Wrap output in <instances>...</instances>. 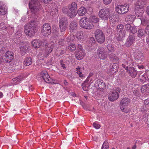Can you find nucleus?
<instances>
[{"mask_svg":"<svg viewBox=\"0 0 149 149\" xmlns=\"http://www.w3.org/2000/svg\"><path fill=\"white\" fill-rule=\"evenodd\" d=\"M38 29L36 22L34 21H32L30 23L25 25L24 32L27 36L32 37L34 36Z\"/></svg>","mask_w":149,"mask_h":149,"instance_id":"1","label":"nucleus"},{"mask_svg":"<svg viewBox=\"0 0 149 149\" xmlns=\"http://www.w3.org/2000/svg\"><path fill=\"white\" fill-rule=\"evenodd\" d=\"M99 17L104 21H107L109 19L112 20L113 15V13L112 10L108 8H104L100 10L99 12Z\"/></svg>","mask_w":149,"mask_h":149,"instance_id":"2","label":"nucleus"},{"mask_svg":"<svg viewBox=\"0 0 149 149\" xmlns=\"http://www.w3.org/2000/svg\"><path fill=\"white\" fill-rule=\"evenodd\" d=\"M43 45L45 46L46 49L40 52L38 55V57L42 59V57H46L52 51L54 47L53 42H47L46 41L42 42Z\"/></svg>","mask_w":149,"mask_h":149,"instance_id":"3","label":"nucleus"},{"mask_svg":"<svg viewBox=\"0 0 149 149\" xmlns=\"http://www.w3.org/2000/svg\"><path fill=\"white\" fill-rule=\"evenodd\" d=\"M146 4L145 0H139L137 1L135 4V11L136 15L140 17L143 15L144 10L143 8Z\"/></svg>","mask_w":149,"mask_h":149,"instance_id":"4","label":"nucleus"},{"mask_svg":"<svg viewBox=\"0 0 149 149\" xmlns=\"http://www.w3.org/2000/svg\"><path fill=\"white\" fill-rule=\"evenodd\" d=\"M130 102V100L126 97L121 100L120 105V109L122 112L128 113L130 111V109L128 107Z\"/></svg>","mask_w":149,"mask_h":149,"instance_id":"5","label":"nucleus"},{"mask_svg":"<svg viewBox=\"0 0 149 149\" xmlns=\"http://www.w3.org/2000/svg\"><path fill=\"white\" fill-rule=\"evenodd\" d=\"M80 26L87 29H91L93 28L94 25L86 17H84L81 19L80 20Z\"/></svg>","mask_w":149,"mask_h":149,"instance_id":"6","label":"nucleus"},{"mask_svg":"<svg viewBox=\"0 0 149 149\" xmlns=\"http://www.w3.org/2000/svg\"><path fill=\"white\" fill-rule=\"evenodd\" d=\"M29 7L31 12L33 14L37 12L40 8V3L38 1L31 0L29 4Z\"/></svg>","mask_w":149,"mask_h":149,"instance_id":"7","label":"nucleus"},{"mask_svg":"<svg viewBox=\"0 0 149 149\" xmlns=\"http://www.w3.org/2000/svg\"><path fill=\"white\" fill-rule=\"evenodd\" d=\"M129 10V6L128 4L118 5L115 9L116 11L120 14H123L127 13Z\"/></svg>","mask_w":149,"mask_h":149,"instance_id":"8","label":"nucleus"},{"mask_svg":"<svg viewBox=\"0 0 149 149\" xmlns=\"http://www.w3.org/2000/svg\"><path fill=\"white\" fill-rule=\"evenodd\" d=\"M68 8L69 9L68 16L71 18L75 16L77 14V4L75 2H73L71 4H69Z\"/></svg>","mask_w":149,"mask_h":149,"instance_id":"9","label":"nucleus"},{"mask_svg":"<svg viewBox=\"0 0 149 149\" xmlns=\"http://www.w3.org/2000/svg\"><path fill=\"white\" fill-rule=\"evenodd\" d=\"M95 38L100 43H103L105 40V37L102 31L99 29L96 30L95 33Z\"/></svg>","mask_w":149,"mask_h":149,"instance_id":"10","label":"nucleus"},{"mask_svg":"<svg viewBox=\"0 0 149 149\" xmlns=\"http://www.w3.org/2000/svg\"><path fill=\"white\" fill-rule=\"evenodd\" d=\"M38 76L41 79H43L44 81L47 83H51L52 81V79L50 77L48 73L46 71H42Z\"/></svg>","mask_w":149,"mask_h":149,"instance_id":"11","label":"nucleus"},{"mask_svg":"<svg viewBox=\"0 0 149 149\" xmlns=\"http://www.w3.org/2000/svg\"><path fill=\"white\" fill-rule=\"evenodd\" d=\"M51 26L49 24H45L42 26L41 33L44 36L48 37L51 33Z\"/></svg>","mask_w":149,"mask_h":149,"instance_id":"12","label":"nucleus"},{"mask_svg":"<svg viewBox=\"0 0 149 149\" xmlns=\"http://www.w3.org/2000/svg\"><path fill=\"white\" fill-rule=\"evenodd\" d=\"M68 26V22L66 18L60 19L59 22V26L61 32H64Z\"/></svg>","mask_w":149,"mask_h":149,"instance_id":"13","label":"nucleus"},{"mask_svg":"<svg viewBox=\"0 0 149 149\" xmlns=\"http://www.w3.org/2000/svg\"><path fill=\"white\" fill-rule=\"evenodd\" d=\"M97 53L100 59L104 60L107 57V52L103 47H99L97 51Z\"/></svg>","mask_w":149,"mask_h":149,"instance_id":"14","label":"nucleus"},{"mask_svg":"<svg viewBox=\"0 0 149 149\" xmlns=\"http://www.w3.org/2000/svg\"><path fill=\"white\" fill-rule=\"evenodd\" d=\"M29 45L26 42L21 43L19 45L20 52L22 55H24L28 52L29 48Z\"/></svg>","mask_w":149,"mask_h":149,"instance_id":"15","label":"nucleus"},{"mask_svg":"<svg viewBox=\"0 0 149 149\" xmlns=\"http://www.w3.org/2000/svg\"><path fill=\"white\" fill-rule=\"evenodd\" d=\"M13 53L12 52L8 51L5 54L4 56L5 62L9 63L11 62L13 58Z\"/></svg>","mask_w":149,"mask_h":149,"instance_id":"16","label":"nucleus"},{"mask_svg":"<svg viewBox=\"0 0 149 149\" xmlns=\"http://www.w3.org/2000/svg\"><path fill=\"white\" fill-rule=\"evenodd\" d=\"M123 63L122 64V66L124 68H126V65L127 66H133L134 65V63L133 60L130 57H128L126 59H124L123 61Z\"/></svg>","mask_w":149,"mask_h":149,"instance_id":"17","label":"nucleus"},{"mask_svg":"<svg viewBox=\"0 0 149 149\" xmlns=\"http://www.w3.org/2000/svg\"><path fill=\"white\" fill-rule=\"evenodd\" d=\"M127 70V72L133 78H134L137 75V72L136 70L133 67H130L128 68V66H127L126 68Z\"/></svg>","mask_w":149,"mask_h":149,"instance_id":"18","label":"nucleus"},{"mask_svg":"<svg viewBox=\"0 0 149 149\" xmlns=\"http://www.w3.org/2000/svg\"><path fill=\"white\" fill-rule=\"evenodd\" d=\"M86 53L84 50L77 51L75 53V56L77 59L79 60L82 59L85 56Z\"/></svg>","mask_w":149,"mask_h":149,"instance_id":"19","label":"nucleus"},{"mask_svg":"<svg viewBox=\"0 0 149 149\" xmlns=\"http://www.w3.org/2000/svg\"><path fill=\"white\" fill-rule=\"evenodd\" d=\"M119 95L116 92L110 93L109 95L108 99L111 101H113L117 100L118 98Z\"/></svg>","mask_w":149,"mask_h":149,"instance_id":"20","label":"nucleus"},{"mask_svg":"<svg viewBox=\"0 0 149 149\" xmlns=\"http://www.w3.org/2000/svg\"><path fill=\"white\" fill-rule=\"evenodd\" d=\"M135 59L137 61H141L143 58V53L141 51H136L135 53Z\"/></svg>","mask_w":149,"mask_h":149,"instance_id":"21","label":"nucleus"},{"mask_svg":"<svg viewBox=\"0 0 149 149\" xmlns=\"http://www.w3.org/2000/svg\"><path fill=\"white\" fill-rule=\"evenodd\" d=\"M125 27L127 30L133 34L136 33L137 31V29L136 26H132L129 24H126Z\"/></svg>","mask_w":149,"mask_h":149,"instance_id":"22","label":"nucleus"},{"mask_svg":"<svg viewBox=\"0 0 149 149\" xmlns=\"http://www.w3.org/2000/svg\"><path fill=\"white\" fill-rule=\"evenodd\" d=\"M95 84L96 86H98L99 87L98 88L102 90L105 88L106 85L103 82V81L102 80H97L96 81Z\"/></svg>","mask_w":149,"mask_h":149,"instance_id":"23","label":"nucleus"},{"mask_svg":"<svg viewBox=\"0 0 149 149\" xmlns=\"http://www.w3.org/2000/svg\"><path fill=\"white\" fill-rule=\"evenodd\" d=\"M92 83V82H91V81L90 80V77L88 76L82 84L83 86L82 88L83 90L85 91H87L88 90V87L87 86H85L87 85L88 86H89Z\"/></svg>","mask_w":149,"mask_h":149,"instance_id":"24","label":"nucleus"},{"mask_svg":"<svg viewBox=\"0 0 149 149\" xmlns=\"http://www.w3.org/2000/svg\"><path fill=\"white\" fill-rule=\"evenodd\" d=\"M76 36L78 40L82 41L84 40L86 38V35L83 32L79 31L76 33Z\"/></svg>","mask_w":149,"mask_h":149,"instance_id":"25","label":"nucleus"},{"mask_svg":"<svg viewBox=\"0 0 149 149\" xmlns=\"http://www.w3.org/2000/svg\"><path fill=\"white\" fill-rule=\"evenodd\" d=\"M32 46L35 48H38L40 47L42 44V42L39 39H35L31 42Z\"/></svg>","mask_w":149,"mask_h":149,"instance_id":"26","label":"nucleus"},{"mask_svg":"<svg viewBox=\"0 0 149 149\" xmlns=\"http://www.w3.org/2000/svg\"><path fill=\"white\" fill-rule=\"evenodd\" d=\"M134 37L133 36L131 35L129 36L125 43V45L127 47L130 46L134 41Z\"/></svg>","mask_w":149,"mask_h":149,"instance_id":"27","label":"nucleus"},{"mask_svg":"<svg viewBox=\"0 0 149 149\" xmlns=\"http://www.w3.org/2000/svg\"><path fill=\"white\" fill-rule=\"evenodd\" d=\"M141 91L144 94L148 93H149V84L143 86L141 87Z\"/></svg>","mask_w":149,"mask_h":149,"instance_id":"28","label":"nucleus"},{"mask_svg":"<svg viewBox=\"0 0 149 149\" xmlns=\"http://www.w3.org/2000/svg\"><path fill=\"white\" fill-rule=\"evenodd\" d=\"M23 79L22 75H20L18 77L13 78L11 82L13 84H17Z\"/></svg>","mask_w":149,"mask_h":149,"instance_id":"29","label":"nucleus"},{"mask_svg":"<svg viewBox=\"0 0 149 149\" xmlns=\"http://www.w3.org/2000/svg\"><path fill=\"white\" fill-rule=\"evenodd\" d=\"M118 65L116 63L113 64L112 66H110V70L111 74H114L118 71Z\"/></svg>","mask_w":149,"mask_h":149,"instance_id":"30","label":"nucleus"},{"mask_svg":"<svg viewBox=\"0 0 149 149\" xmlns=\"http://www.w3.org/2000/svg\"><path fill=\"white\" fill-rule=\"evenodd\" d=\"M146 33L145 30L141 29H139L138 31L137 36L140 38H143L145 37Z\"/></svg>","mask_w":149,"mask_h":149,"instance_id":"31","label":"nucleus"},{"mask_svg":"<svg viewBox=\"0 0 149 149\" xmlns=\"http://www.w3.org/2000/svg\"><path fill=\"white\" fill-rule=\"evenodd\" d=\"M135 18L136 17L134 15H129L126 17L125 19L128 23H131L133 22Z\"/></svg>","mask_w":149,"mask_h":149,"instance_id":"32","label":"nucleus"},{"mask_svg":"<svg viewBox=\"0 0 149 149\" xmlns=\"http://www.w3.org/2000/svg\"><path fill=\"white\" fill-rule=\"evenodd\" d=\"M7 10L3 5L1 2L0 1V14L4 15L6 13Z\"/></svg>","mask_w":149,"mask_h":149,"instance_id":"33","label":"nucleus"},{"mask_svg":"<svg viewBox=\"0 0 149 149\" xmlns=\"http://www.w3.org/2000/svg\"><path fill=\"white\" fill-rule=\"evenodd\" d=\"M86 12L85 8L84 7H81L79 9L77 12L80 16H83L85 14Z\"/></svg>","mask_w":149,"mask_h":149,"instance_id":"34","label":"nucleus"},{"mask_svg":"<svg viewBox=\"0 0 149 149\" xmlns=\"http://www.w3.org/2000/svg\"><path fill=\"white\" fill-rule=\"evenodd\" d=\"M32 63V59L31 57L26 58L24 61V64L26 66H29Z\"/></svg>","mask_w":149,"mask_h":149,"instance_id":"35","label":"nucleus"},{"mask_svg":"<svg viewBox=\"0 0 149 149\" xmlns=\"http://www.w3.org/2000/svg\"><path fill=\"white\" fill-rule=\"evenodd\" d=\"M89 21L92 23H96L99 21V19L96 16H92L90 18Z\"/></svg>","mask_w":149,"mask_h":149,"instance_id":"36","label":"nucleus"},{"mask_svg":"<svg viewBox=\"0 0 149 149\" xmlns=\"http://www.w3.org/2000/svg\"><path fill=\"white\" fill-rule=\"evenodd\" d=\"M77 73L78 74L80 77L83 78L84 75L82 74V69L79 66L76 68Z\"/></svg>","mask_w":149,"mask_h":149,"instance_id":"37","label":"nucleus"},{"mask_svg":"<svg viewBox=\"0 0 149 149\" xmlns=\"http://www.w3.org/2000/svg\"><path fill=\"white\" fill-rule=\"evenodd\" d=\"M77 24L75 21L72 22L70 26V29L72 30L76 29H77Z\"/></svg>","mask_w":149,"mask_h":149,"instance_id":"38","label":"nucleus"},{"mask_svg":"<svg viewBox=\"0 0 149 149\" xmlns=\"http://www.w3.org/2000/svg\"><path fill=\"white\" fill-rule=\"evenodd\" d=\"M148 79L147 74L145 73L141 75L140 77V79L141 82L144 83Z\"/></svg>","mask_w":149,"mask_h":149,"instance_id":"39","label":"nucleus"},{"mask_svg":"<svg viewBox=\"0 0 149 149\" xmlns=\"http://www.w3.org/2000/svg\"><path fill=\"white\" fill-rule=\"evenodd\" d=\"M125 37V34L123 32H121L119 33V36L117 37V39L118 41H121Z\"/></svg>","mask_w":149,"mask_h":149,"instance_id":"40","label":"nucleus"},{"mask_svg":"<svg viewBox=\"0 0 149 149\" xmlns=\"http://www.w3.org/2000/svg\"><path fill=\"white\" fill-rule=\"evenodd\" d=\"M101 149H109V143L107 141H105L103 143Z\"/></svg>","mask_w":149,"mask_h":149,"instance_id":"41","label":"nucleus"},{"mask_svg":"<svg viewBox=\"0 0 149 149\" xmlns=\"http://www.w3.org/2000/svg\"><path fill=\"white\" fill-rule=\"evenodd\" d=\"M75 39V37L73 34H70L67 38V41L68 42L70 41H73Z\"/></svg>","mask_w":149,"mask_h":149,"instance_id":"42","label":"nucleus"},{"mask_svg":"<svg viewBox=\"0 0 149 149\" xmlns=\"http://www.w3.org/2000/svg\"><path fill=\"white\" fill-rule=\"evenodd\" d=\"M76 48V47L74 44H72L68 47V49L69 50L73 51L75 50Z\"/></svg>","mask_w":149,"mask_h":149,"instance_id":"43","label":"nucleus"},{"mask_svg":"<svg viewBox=\"0 0 149 149\" xmlns=\"http://www.w3.org/2000/svg\"><path fill=\"white\" fill-rule=\"evenodd\" d=\"M142 16V15L140 18L139 17H138V18L140 19L141 24L143 25H146L148 23V22L147 19L146 18H141V17Z\"/></svg>","mask_w":149,"mask_h":149,"instance_id":"44","label":"nucleus"},{"mask_svg":"<svg viewBox=\"0 0 149 149\" xmlns=\"http://www.w3.org/2000/svg\"><path fill=\"white\" fill-rule=\"evenodd\" d=\"M123 28V26L122 24L118 25L117 27V31L119 33L122 32Z\"/></svg>","mask_w":149,"mask_h":149,"instance_id":"45","label":"nucleus"},{"mask_svg":"<svg viewBox=\"0 0 149 149\" xmlns=\"http://www.w3.org/2000/svg\"><path fill=\"white\" fill-rule=\"evenodd\" d=\"M107 48L108 50L110 52H113L114 51L113 48L112 47L111 45L109 44L107 46Z\"/></svg>","mask_w":149,"mask_h":149,"instance_id":"46","label":"nucleus"},{"mask_svg":"<svg viewBox=\"0 0 149 149\" xmlns=\"http://www.w3.org/2000/svg\"><path fill=\"white\" fill-rule=\"evenodd\" d=\"M94 127L96 129H99L100 128V126L97 122H94L93 124Z\"/></svg>","mask_w":149,"mask_h":149,"instance_id":"47","label":"nucleus"},{"mask_svg":"<svg viewBox=\"0 0 149 149\" xmlns=\"http://www.w3.org/2000/svg\"><path fill=\"white\" fill-rule=\"evenodd\" d=\"M110 59L113 61L114 60L116 59V57L115 56V55L113 54H109Z\"/></svg>","mask_w":149,"mask_h":149,"instance_id":"48","label":"nucleus"},{"mask_svg":"<svg viewBox=\"0 0 149 149\" xmlns=\"http://www.w3.org/2000/svg\"><path fill=\"white\" fill-rule=\"evenodd\" d=\"M62 10L64 13L67 14L68 16V13L69 12V10L68 8L65 7H64L63 8Z\"/></svg>","mask_w":149,"mask_h":149,"instance_id":"49","label":"nucleus"},{"mask_svg":"<svg viewBox=\"0 0 149 149\" xmlns=\"http://www.w3.org/2000/svg\"><path fill=\"white\" fill-rule=\"evenodd\" d=\"M6 28V27L5 24L4 23H1L0 24V30H3Z\"/></svg>","mask_w":149,"mask_h":149,"instance_id":"50","label":"nucleus"},{"mask_svg":"<svg viewBox=\"0 0 149 149\" xmlns=\"http://www.w3.org/2000/svg\"><path fill=\"white\" fill-rule=\"evenodd\" d=\"M88 41L91 44V45L93 44L95 42V40L94 39L93 37H91L89 38Z\"/></svg>","mask_w":149,"mask_h":149,"instance_id":"51","label":"nucleus"},{"mask_svg":"<svg viewBox=\"0 0 149 149\" xmlns=\"http://www.w3.org/2000/svg\"><path fill=\"white\" fill-rule=\"evenodd\" d=\"M112 0H103L104 3L105 5H108L110 3Z\"/></svg>","mask_w":149,"mask_h":149,"instance_id":"52","label":"nucleus"},{"mask_svg":"<svg viewBox=\"0 0 149 149\" xmlns=\"http://www.w3.org/2000/svg\"><path fill=\"white\" fill-rule=\"evenodd\" d=\"M77 51H80L84 50L82 48L81 45L80 44H78L77 45Z\"/></svg>","mask_w":149,"mask_h":149,"instance_id":"53","label":"nucleus"},{"mask_svg":"<svg viewBox=\"0 0 149 149\" xmlns=\"http://www.w3.org/2000/svg\"><path fill=\"white\" fill-rule=\"evenodd\" d=\"M146 33L149 34V24L145 28Z\"/></svg>","mask_w":149,"mask_h":149,"instance_id":"54","label":"nucleus"},{"mask_svg":"<svg viewBox=\"0 0 149 149\" xmlns=\"http://www.w3.org/2000/svg\"><path fill=\"white\" fill-rule=\"evenodd\" d=\"M3 44L2 43H0V52L1 53H3Z\"/></svg>","mask_w":149,"mask_h":149,"instance_id":"55","label":"nucleus"},{"mask_svg":"<svg viewBox=\"0 0 149 149\" xmlns=\"http://www.w3.org/2000/svg\"><path fill=\"white\" fill-rule=\"evenodd\" d=\"M2 62L6 63L5 61L4 56H2L0 58V64Z\"/></svg>","mask_w":149,"mask_h":149,"instance_id":"56","label":"nucleus"},{"mask_svg":"<svg viewBox=\"0 0 149 149\" xmlns=\"http://www.w3.org/2000/svg\"><path fill=\"white\" fill-rule=\"evenodd\" d=\"M64 42V40L63 39H60L59 40L58 42V44L59 45H62Z\"/></svg>","mask_w":149,"mask_h":149,"instance_id":"57","label":"nucleus"},{"mask_svg":"<svg viewBox=\"0 0 149 149\" xmlns=\"http://www.w3.org/2000/svg\"><path fill=\"white\" fill-rule=\"evenodd\" d=\"M120 89L119 88H116L115 89V91L114 92H116L117 93H118V94L120 92Z\"/></svg>","mask_w":149,"mask_h":149,"instance_id":"58","label":"nucleus"},{"mask_svg":"<svg viewBox=\"0 0 149 149\" xmlns=\"http://www.w3.org/2000/svg\"><path fill=\"white\" fill-rule=\"evenodd\" d=\"M146 12L147 14L149 15V6H148L146 9Z\"/></svg>","mask_w":149,"mask_h":149,"instance_id":"59","label":"nucleus"},{"mask_svg":"<svg viewBox=\"0 0 149 149\" xmlns=\"http://www.w3.org/2000/svg\"><path fill=\"white\" fill-rule=\"evenodd\" d=\"M61 67L63 68H65V65L62 63L61 61Z\"/></svg>","mask_w":149,"mask_h":149,"instance_id":"60","label":"nucleus"},{"mask_svg":"<svg viewBox=\"0 0 149 149\" xmlns=\"http://www.w3.org/2000/svg\"><path fill=\"white\" fill-rule=\"evenodd\" d=\"M144 103L146 104H148L149 103V100H146L144 101Z\"/></svg>","mask_w":149,"mask_h":149,"instance_id":"61","label":"nucleus"},{"mask_svg":"<svg viewBox=\"0 0 149 149\" xmlns=\"http://www.w3.org/2000/svg\"><path fill=\"white\" fill-rule=\"evenodd\" d=\"M138 68L139 69H141L144 68V66L143 65H138Z\"/></svg>","mask_w":149,"mask_h":149,"instance_id":"62","label":"nucleus"},{"mask_svg":"<svg viewBox=\"0 0 149 149\" xmlns=\"http://www.w3.org/2000/svg\"><path fill=\"white\" fill-rule=\"evenodd\" d=\"M146 41L147 44L149 46V37L147 38Z\"/></svg>","mask_w":149,"mask_h":149,"instance_id":"63","label":"nucleus"},{"mask_svg":"<svg viewBox=\"0 0 149 149\" xmlns=\"http://www.w3.org/2000/svg\"><path fill=\"white\" fill-rule=\"evenodd\" d=\"M3 93L0 92V98H1L3 97Z\"/></svg>","mask_w":149,"mask_h":149,"instance_id":"64","label":"nucleus"}]
</instances>
